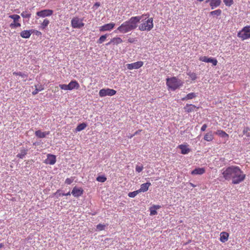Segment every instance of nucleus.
<instances>
[{
    "label": "nucleus",
    "mask_w": 250,
    "mask_h": 250,
    "mask_svg": "<svg viewBox=\"0 0 250 250\" xmlns=\"http://www.w3.org/2000/svg\"><path fill=\"white\" fill-rule=\"evenodd\" d=\"M222 175L225 180H232L233 184H238L244 181L246 178V174L236 166H231L223 169Z\"/></svg>",
    "instance_id": "nucleus-1"
},
{
    "label": "nucleus",
    "mask_w": 250,
    "mask_h": 250,
    "mask_svg": "<svg viewBox=\"0 0 250 250\" xmlns=\"http://www.w3.org/2000/svg\"><path fill=\"white\" fill-rule=\"evenodd\" d=\"M143 16L144 15L141 16L131 17L128 20L124 22L119 26L115 32H119L125 34L135 29L138 27V24L143 18Z\"/></svg>",
    "instance_id": "nucleus-2"
},
{
    "label": "nucleus",
    "mask_w": 250,
    "mask_h": 250,
    "mask_svg": "<svg viewBox=\"0 0 250 250\" xmlns=\"http://www.w3.org/2000/svg\"><path fill=\"white\" fill-rule=\"evenodd\" d=\"M166 84L168 89L174 91L183 85V83L176 77L168 78L166 80Z\"/></svg>",
    "instance_id": "nucleus-3"
},
{
    "label": "nucleus",
    "mask_w": 250,
    "mask_h": 250,
    "mask_svg": "<svg viewBox=\"0 0 250 250\" xmlns=\"http://www.w3.org/2000/svg\"><path fill=\"white\" fill-rule=\"evenodd\" d=\"M153 19L149 18L147 20L142 21V22L139 25V30L141 31H149L153 28Z\"/></svg>",
    "instance_id": "nucleus-4"
},
{
    "label": "nucleus",
    "mask_w": 250,
    "mask_h": 250,
    "mask_svg": "<svg viewBox=\"0 0 250 250\" xmlns=\"http://www.w3.org/2000/svg\"><path fill=\"white\" fill-rule=\"evenodd\" d=\"M237 37L242 41L250 39V26L244 27L237 34Z\"/></svg>",
    "instance_id": "nucleus-5"
},
{
    "label": "nucleus",
    "mask_w": 250,
    "mask_h": 250,
    "mask_svg": "<svg viewBox=\"0 0 250 250\" xmlns=\"http://www.w3.org/2000/svg\"><path fill=\"white\" fill-rule=\"evenodd\" d=\"M71 24L72 27L74 28H81L84 25L83 22V20L77 17H74L72 19Z\"/></svg>",
    "instance_id": "nucleus-6"
},
{
    "label": "nucleus",
    "mask_w": 250,
    "mask_h": 250,
    "mask_svg": "<svg viewBox=\"0 0 250 250\" xmlns=\"http://www.w3.org/2000/svg\"><path fill=\"white\" fill-rule=\"evenodd\" d=\"M116 93V90L109 88L102 89L99 92V96L101 97H104L106 96H112L115 95Z\"/></svg>",
    "instance_id": "nucleus-7"
},
{
    "label": "nucleus",
    "mask_w": 250,
    "mask_h": 250,
    "mask_svg": "<svg viewBox=\"0 0 250 250\" xmlns=\"http://www.w3.org/2000/svg\"><path fill=\"white\" fill-rule=\"evenodd\" d=\"M9 17L13 20V22L10 24V27L12 28L20 27L21 24L19 22L20 19V16L18 15H11Z\"/></svg>",
    "instance_id": "nucleus-8"
},
{
    "label": "nucleus",
    "mask_w": 250,
    "mask_h": 250,
    "mask_svg": "<svg viewBox=\"0 0 250 250\" xmlns=\"http://www.w3.org/2000/svg\"><path fill=\"white\" fill-rule=\"evenodd\" d=\"M53 13V11L51 9H44L40 11L37 12L36 14L38 16L42 18L45 17H49Z\"/></svg>",
    "instance_id": "nucleus-9"
},
{
    "label": "nucleus",
    "mask_w": 250,
    "mask_h": 250,
    "mask_svg": "<svg viewBox=\"0 0 250 250\" xmlns=\"http://www.w3.org/2000/svg\"><path fill=\"white\" fill-rule=\"evenodd\" d=\"M144 64V62L142 61H138L132 63H128L126 64V66L128 69L132 70L133 69H139Z\"/></svg>",
    "instance_id": "nucleus-10"
},
{
    "label": "nucleus",
    "mask_w": 250,
    "mask_h": 250,
    "mask_svg": "<svg viewBox=\"0 0 250 250\" xmlns=\"http://www.w3.org/2000/svg\"><path fill=\"white\" fill-rule=\"evenodd\" d=\"M56 162V157L55 155L48 154L47 158L44 160V163L53 165L55 164Z\"/></svg>",
    "instance_id": "nucleus-11"
},
{
    "label": "nucleus",
    "mask_w": 250,
    "mask_h": 250,
    "mask_svg": "<svg viewBox=\"0 0 250 250\" xmlns=\"http://www.w3.org/2000/svg\"><path fill=\"white\" fill-rule=\"evenodd\" d=\"M115 24L113 22L106 23L100 27V31L101 32H104L106 31H111L113 29Z\"/></svg>",
    "instance_id": "nucleus-12"
},
{
    "label": "nucleus",
    "mask_w": 250,
    "mask_h": 250,
    "mask_svg": "<svg viewBox=\"0 0 250 250\" xmlns=\"http://www.w3.org/2000/svg\"><path fill=\"white\" fill-rule=\"evenodd\" d=\"M199 108V107L196 106L194 104H187L184 107V109L185 112L187 113H190L194 111H197Z\"/></svg>",
    "instance_id": "nucleus-13"
},
{
    "label": "nucleus",
    "mask_w": 250,
    "mask_h": 250,
    "mask_svg": "<svg viewBox=\"0 0 250 250\" xmlns=\"http://www.w3.org/2000/svg\"><path fill=\"white\" fill-rule=\"evenodd\" d=\"M83 190L82 188H78L76 187H75L72 190L71 194L74 197H79L83 194Z\"/></svg>",
    "instance_id": "nucleus-14"
},
{
    "label": "nucleus",
    "mask_w": 250,
    "mask_h": 250,
    "mask_svg": "<svg viewBox=\"0 0 250 250\" xmlns=\"http://www.w3.org/2000/svg\"><path fill=\"white\" fill-rule=\"evenodd\" d=\"M178 147L181 149L182 154H188L191 151V149L188 147V145L187 144L180 145Z\"/></svg>",
    "instance_id": "nucleus-15"
},
{
    "label": "nucleus",
    "mask_w": 250,
    "mask_h": 250,
    "mask_svg": "<svg viewBox=\"0 0 250 250\" xmlns=\"http://www.w3.org/2000/svg\"><path fill=\"white\" fill-rule=\"evenodd\" d=\"M206 172V169L204 167H197L193 170L191 172V174L193 175H202Z\"/></svg>",
    "instance_id": "nucleus-16"
},
{
    "label": "nucleus",
    "mask_w": 250,
    "mask_h": 250,
    "mask_svg": "<svg viewBox=\"0 0 250 250\" xmlns=\"http://www.w3.org/2000/svg\"><path fill=\"white\" fill-rule=\"evenodd\" d=\"M69 90L74 89H78L80 88V84L76 80L71 81L68 84Z\"/></svg>",
    "instance_id": "nucleus-17"
},
{
    "label": "nucleus",
    "mask_w": 250,
    "mask_h": 250,
    "mask_svg": "<svg viewBox=\"0 0 250 250\" xmlns=\"http://www.w3.org/2000/svg\"><path fill=\"white\" fill-rule=\"evenodd\" d=\"M50 134V131L42 132L41 130H38L35 131V134L36 137L39 138H45L47 135Z\"/></svg>",
    "instance_id": "nucleus-18"
},
{
    "label": "nucleus",
    "mask_w": 250,
    "mask_h": 250,
    "mask_svg": "<svg viewBox=\"0 0 250 250\" xmlns=\"http://www.w3.org/2000/svg\"><path fill=\"white\" fill-rule=\"evenodd\" d=\"M34 32L33 30H23L20 33V35L23 38L28 39Z\"/></svg>",
    "instance_id": "nucleus-19"
},
{
    "label": "nucleus",
    "mask_w": 250,
    "mask_h": 250,
    "mask_svg": "<svg viewBox=\"0 0 250 250\" xmlns=\"http://www.w3.org/2000/svg\"><path fill=\"white\" fill-rule=\"evenodd\" d=\"M28 149L22 147L20 149V152L17 155V157L20 159H23L27 155Z\"/></svg>",
    "instance_id": "nucleus-20"
},
{
    "label": "nucleus",
    "mask_w": 250,
    "mask_h": 250,
    "mask_svg": "<svg viewBox=\"0 0 250 250\" xmlns=\"http://www.w3.org/2000/svg\"><path fill=\"white\" fill-rule=\"evenodd\" d=\"M209 5L212 9L219 6L221 3V0H210Z\"/></svg>",
    "instance_id": "nucleus-21"
},
{
    "label": "nucleus",
    "mask_w": 250,
    "mask_h": 250,
    "mask_svg": "<svg viewBox=\"0 0 250 250\" xmlns=\"http://www.w3.org/2000/svg\"><path fill=\"white\" fill-rule=\"evenodd\" d=\"M150 186L151 183L149 182L143 184L141 185V188L138 190L140 192H146L148 189V188Z\"/></svg>",
    "instance_id": "nucleus-22"
},
{
    "label": "nucleus",
    "mask_w": 250,
    "mask_h": 250,
    "mask_svg": "<svg viewBox=\"0 0 250 250\" xmlns=\"http://www.w3.org/2000/svg\"><path fill=\"white\" fill-rule=\"evenodd\" d=\"M229 234L226 232H222L220 233V241L222 243H225L228 241Z\"/></svg>",
    "instance_id": "nucleus-23"
},
{
    "label": "nucleus",
    "mask_w": 250,
    "mask_h": 250,
    "mask_svg": "<svg viewBox=\"0 0 250 250\" xmlns=\"http://www.w3.org/2000/svg\"><path fill=\"white\" fill-rule=\"evenodd\" d=\"M13 74L14 75L20 76L22 79V81L23 82H26L27 79L28 75L22 73L21 72H14L13 73Z\"/></svg>",
    "instance_id": "nucleus-24"
},
{
    "label": "nucleus",
    "mask_w": 250,
    "mask_h": 250,
    "mask_svg": "<svg viewBox=\"0 0 250 250\" xmlns=\"http://www.w3.org/2000/svg\"><path fill=\"white\" fill-rule=\"evenodd\" d=\"M204 139L208 142H211L213 139V135L211 131L208 132L206 133L204 137Z\"/></svg>",
    "instance_id": "nucleus-25"
},
{
    "label": "nucleus",
    "mask_w": 250,
    "mask_h": 250,
    "mask_svg": "<svg viewBox=\"0 0 250 250\" xmlns=\"http://www.w3.org/2000/svg\"><path fill=\"white\" fill-rule=\"evenodd\" d=\"M196 97V95L194 93H190L187 94L186 97L183 98L182 99V101H186L188 100L192 99L194 98H195Z\"/></svg>",
    "instance_id": "nucleus-26"
},
{
    "label": "nucleus",
    "mask_w": 250,
    "mask_h": 250,
    "mask_svg": "<svg viewBox=\"0 0 250 250\" xmlns=\"http://www.w3.org/2000/svg\"><path fill=\"white\" fill-rule=\"evenodd\" d=\"M215 134L216 135L220 136V137H221L222 138H228L229 137V135L226 132H225L224 131H223L222 130H217V131L215 132Z\"/></svg>",
    "instance_id": "nucleus-27"
},
{
    "label": "nucleus",
    "mask_w": 250,
    "mask_h": 250,
    "mask_svg": "<svg viewBox=\"0 0 250 250\" xmlns=\"http://www.w3.org/2000/svg\"><path fill=\"white\" fill-rule=\"evenodd\" d=\"M87 126V124L86 123H83L78 125L76 128V131H81L83 129H84Z\"/></svg>",
    "instance_id": "nucleus-28"
},
{
    "label": "nucleus",
    "mask_w": 250,
    "mask_h": 250,
    "mask_svg": "<svg viewBox=\"0 0 250 250\" xmlns=\"http://www.w3.org/2000/svg\"><path fill=\"white\" fill-rule=\"evenodd\" d=\"M49 24V21L47 19L43 20V22L41 24L40 28L43 30Z\"/></svg>",
    "instance_id": "nucleus-29"
},
{
    "label": "nucleus",
    "mask_w": 250,
    "mask_h": 250,
    "mask_svg": "<svg viewBox=\"0 0 250 250\" xmlns=\"http://www.w3.org/2000/svg\"><path fill=\"white\" fill-rule=\"evenodd\" d=\"M111 42H113V43L114 44H118L121 43L123 42L122 39L120 37H115L111 39Z\"/></svg>",
    "instance_id": "nucleus-30"
},
{
    "label": "nucleus",
    "mask_w": 250,
    "mask_h": 250,
    "mask_svg": "<svg viewBox=\"0 0 250 250\" xmlns=\"http://www.w3.org/2000/svg\"><path fill=\"white\" fill-rule=\"evenodd\" d=\"M107 36H108L107 34H105L104 35L101 36L100 37V38L99 39V40H98L97 43H99V44L102 43L103 42H104L105 41V40H106V39Z\"/></svg>",
    "instance_id": "nucleus-31"
},
{
    "label": "nucleus",
    "mask_w": 250,
    "mask_h": 250,
    "mask_svg": "<svg viewBox=\"0 0 250 250\" xmlns=\"http://www.w3.org/2000/svg\"><path fill=\"white\" fill-rule=\"evenodd\" d=\"M187 75L189 76L192 81H194L197 79V75L196 73L194 72H188L187 73Z\"/></svg>",
    "instance_id": "nucleus-32"
},
{
    "label": "nucleus",
    "mask_w": 250,
    "mask_h": 250,
    "mask_svg": "<svg viewBox=\"0 0 250 250\" xmlns=\"http://www.w3.org/2000/svg\"><path fill=\"white\" fill-rule=\"evenodd\" d=\"M31 13H28L26 11L22 12L21 13V16L23 18L29 19L31 17Z\"/></svg>",
    "instance_id": "nucleus-33"
},
{
    "label": "nucleus",
    "mask_w": 250,
    "mask_h": 250,
    "mask_svg": "<svg viewBox=\"0 0 250 250\" xmlns=\"http://www.w3.org/2000/svg\"><path fill=\"white\" fill-rule=\"evenodd\" d=\"M222 14V11L220 9H217L210 13L211 15H216L217 16H220Z\"/></svg>",
    "instance_id": "nucleus-34"
},
{
    "label": "nucleus",
    "mask_w": 250,
    "mask_h": 250,
    "mask_svg": "<svg viewBox=\"0 0 250 250\" xmlns=\"http://www.w3.org/2000/svg\"><path fill=\"white\" fill-rule=\"evenodd\" d=\"M250 128L249 127H246L244 128L243 133L246 134L247 137H250Z\"/></svg>",
    "instance_id": "nucleus-35"
},
{
    "label": "nucleus",
    "mask_w": 250,
    "mask_h": 250,
    "mask_svg": "<svg viewBox=\"0 0 250 250\" xmlns=\"http://www.w3.org/2000/svg\"><path fill=\"white\" fill-rule=\"evenodd\" d=\"M96 180L100 182H104L106 180V178L104 176H99L97 177Z\"/></svg>",
    "instance_id": "nucleus-36"
},
{
    "label": "nucleus",
    "mask_w": 250,
    "mask_h": 250,
    "mask_svg": "<svg viewBox=\"0 0 250 250\" xmlns=\"http://www.w3.org/2000/svg\"><path fill=\"white\" fill-rule=\"evenodd\" d=\"M208 62H210L212 64L213 66H216L218 62L217 60L215 58H209V59H208Z\"/></svg>",
    "instance_id": "nucleus-37"
},
{
    "label": "nucleus",
    "mask_w": 250,
    "mask_h": 250,
    "mask_svg": "<svg viewBox=\"0 0 250 250\" xmlns=\"http://www.w3.org/2000/svg\"><path fill=\"white\" fill-rule=\"evenodd\" d=\"M140 192L138 190L129 192L128 193V196L131 198L135 197Z\"/></svg>",
    "instance_id": "nucleus-38"
},
{
    "label": "nucleus",
    "mask_w": 250,
    "mask_h": 250,
    "mask_svg": "<svg viewBox=\"0 0 250 250\" xmlns=\"http://www.w3.org/2000/svg\"><path fill=\"white\" fill-rule=\"evenodd\" d=\"M223 2L227 6H230L233 3V0H223Z\"/></svg>",
    "instance_id": "nucleus-39"
},
{
    "label": "nucleus",
    "mask_w": 250,
    "mask_h": 250,
    "mask_svg": "<svg viewBox=\"0 0 250 250\" xmlns=\"http://www.w3.org/2000/svg\"><path fill=\"white\" fill-rule=\"evenodd\" d=\"M59 87L62 89L65 90H69L68 84H61L59 85Z\"/></svg>",
    "instance_id": "nucleus-40"
},
{
    "label": "nucleus",
    "mask_w": 250,
    "mask_h": 250,
    "mask_svg": "<svg viewBox=\"0 0 250 250\" xmlns=\"http://www.w3.org/2000/svg\"><path fill=\"white\" fill-rule=\"evenodd\" d=\"M209 59V58L206 56H201L199 58V60L203 62H208Z\"/></svg>",
    "instance_id": "nucleus-41"
},
{
    "label": "nucleus",
    "mask_w": 250,
    "mask_h": 250,
    "mask_svg": "<svg viewBox=\"0 0 250 250\" xmlns=\"http://www.w3.org/2000/svg\"><path fill=\"white\" fill-rule=\"evenodd\" d=\"M156 209H153V207H151L150 208V215H154L157 214V212Z\"/></svg>",
    "instance_id": "nucleus-42"
},
{
    "label": "nucleus",
    "mask_w": 250,
    "mask_h": 250,
    "mask_svg": "<svg viewBox=\"0 0 250 250\" xmlns=\"http://www.w3.org/2000/svg\"><path fill=\"white\" fill-rule=\"evenodd\" d=\"M144 168V167L142 165H141V166H136V171L138 172V173H140V172H141L143 169Z\"/></svg>",
    "instance_id": "nucleus-43"
},
{
    "label": "nucleus",
    "mask_w": 250,
    "mask_h": 250,
    "mask_svg": "<svg viewBox=\"0 0 250 250\" xmlns=\"http://www.w3.org/2000/svg\"><path fill=\"white\" fill-rule=\"evenodd\" d=\"M105 227V226L104 225L99 224L97 226L96 228L99 230H102L104 229Z\"/></svg>",
    "instance_id": "nucleus-44"
},
{
    "label": "nucleus",
    "mask_w": 250,
    "mask_h": 250,
    "mask_svg": "<svg viewBox=\"0 0 250 250\" xmlns=\"http://www.w3.org/2000/svg\"><path fill=\"white\" fill-rule=\"evenodd\" d=\"M35 87H36V89H35V90L34 91H33L32 92V94H33V95H36L37 94H38V92H39V91H41V90H42L43 89V88H40V89H38V88L37 87V86H35Z\"/></svg>",
    "instance_id": "nucleus-45"
},
{
    "label": "nucleus",
    "mask_w": 250,
    "mask_h": 250,
    "mask_svg": "<svg viewBox=\"0 0 250 250\" xmlns=\"http://www.w3.org/2000/svg\"><path fill=\"white\" fill-rule=\"evenodd\" d=\"M73 181V179L72 178H67L65 181V183L67 185L71 184Z\"/></svg>",
    "instance_id": "nucleus-46"
},
{
    "label": "nucleus",
    "mask_w": 250,
    "mask_h": 250,
    "mask_svg": "<svg viewBox=\"0 0 250 250\" xmlns=\"http://www.w3.org/2000/svg\"><path fill=\"white\" fill-rule=\"evenodd\" d=\"M207 127V125L206 124H204L202 125L201 128V131H205Z\"/></svg>",
    "instance_id": "nucleus-47"
},
{
    "label": "nucleus",
    "mask_w": 250,
    "mask_h": 250,
    "mask_svg": "<svg viewBox=\"0 0 250 250\" xmlns=\"http://www.w3.org/2000/svg\"><path fill=\"white\" fill-rule=\"evenodd\" d=\"M127 41H128L129 42H130V43H133V42H134V41H135V39L130 38L128 39Z\"/></svg>",
    "instance_id": "nucleus-48"
},
{
    "label": "nucleus",
    "mask_w": 250,
    "mask_h": 250,
    "mask_svg": "<svg viewBox=\"0 0 250 250\" xmlns=\"http://www.w3.org/2000/svg\"><path fill=\"white\" fill-rule=\"evenodd\" d=\"M152 207H153V209H156V210H157V209H159V208H161V207L160 206H159V205H154V206H152Z\"/></svg>",
    "instance_id": "nucleus-49"
},
{
    "label": "nucleus",
    "mask_w": 250,
    "mask_h": 250,
    "mask_svg": "<svg viewBox=\"0 0 250 250\" xmlns=\"http://www.w3.org/2000/svg\"><path fill=\"white\" fill-rule=\"evenodd\" d=\"M142 130H138L136 131L133 135L131 136L130 138L132 137L133 136L136 135L139 133L140 132H141Z\"/></svg>",
    "instance_id": "nucleus-50"
},
{
    "label": "nucleus",
    "mask_w": 250,
    "mask_h": 250,
    "mask_svg": "<svg viewBox=\"0 0 250 250\" xmlns=\"http://www.w3.org/2000/svg\"><path fill=\"white\" fill-rule=\"evenodd\" d=\"M100 6V2H96V3L94 4V5L93 7H96V8H97V7H99Z\"/></svg>",
    "instance_id": "nucleus-51"
},
{
    "label": "nucleus",
    "mask_w": 250,
    "mask_h": 250,
    "mask_svg": "<svg viewBox=\"0 0 250 250\" xmlns=\"http://www.w3.org/2000/svg\"><path fill=\"white\" fill-rule=\"evenodd\" d=\"M34 32H35V31ZM35 33L38 36H40V35H42V33L40 31H39L37 30L35 31Z\"/></svg>",
    "instance_id": "nucleus-52"
},
{
    "label": "nucleus",
    "mask_w": 250,
    "mask_h": 250,
    "mask_svg": "<svg viewBox=\"0 0 250 250\" xmlns=\"http://www.w3.org/2000/svg\"><path fill=\"white\" fill-rule=\"evenodd\" d=\"M70 195V192H68L67 193H62V196H68V195Z\"/></svg>",
    "instance_id": "nucleus-53"
},
{
    "label": "nucleus",
    "mask_w": 250,
    "mask_h": 250,
    "mask_svg": "<svg viewBox=\"0 0 250 250\" xmlns=\"http://www.w3.org/2000/svg\"><path fill=\"white\" fill-rule=\"evenodd\" d=\"M111 43H113V42H111V40L109 42H108V43H107L106 44V45H108L110 44Z\"/></svg>",
    "instance_id": "nucleus-54"
},
{
    "label": "nucleus",
    "mask_w": 250,
    "mask_h": 250,
    "mask_svg": "<svg viewBox=\"0 0 250 250\" xmlns=\"http://www.w3.org/2000/svg\"><path fill=\"white\" fill-rule=\"evenodd\" d=\"M189 185H190L191 187H196V186H195V185H194L193 184H192V183H189Z\"/></svg>",
    "instance_id": "nucleus-55"
},
{
    "label": "nucleus",
    "mask_w": 250,
    "mask_h": 250,
    "mask_svg": "<svg viewBox=\"0 0 250 250\" xmlns=\"http://www.w3.org/2000/svg\"><path fill=\"white\" fill-rule=\"evenodd\" d=\"M3 246L4 245L2 243L0 244V248H2V247H3Z\"/></svg>",
    "instance_id": "nucleus-56"
},
{
    "label": "nucleus",
    "mask_w": 250,
    "mask_h": 250,
    "mask_svg": "<svg viewBox=\"0 0 250 250\" xmlns=\"http://www.w3.org/2000/svg\"><path fill=\"white\" fill-rule=\"evenodd\" d=\"M60 191V190H58L56 193H54V194H57L59 193V192Z\"/></svg>",
    "instance_id": "nucleus-57"
},
{
    "label": "nucleus",
    "mask_w": 250,
    "mask_h": 250,
    "mask_svg": "<svg viewBox=\"0 0 250 250\" xmlns=\"http://www.w3.org/2000/svg\"><path fill=\"white\" fill-rule=\"evenodd\" d=\"M209 1H210V0H207L206 2H208Z\"/></svg>",
    "instance_id": "nucleus-58"
},
{
    "label": "nucleus",
    "mask_w": 250,
    "mask_h": 250,
    "mask_svg": "<svg viewBox=\"0 0 250 250\" xmlns=\"http://www.w3.org/2000/svg\"><path fill=\"white\" fill-rule=\"evenodd\" d=\"M59 194V196H60L62 194L61 193H58Z\"/></svg>",
    "instance_id": "nucleus-59"
}]
</instances>
